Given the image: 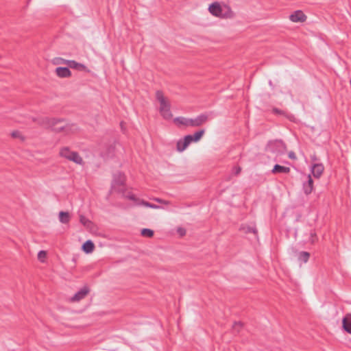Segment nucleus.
I'll return each mask as SVG.
<instances>
[{"label": "nucleus", "mask_w": 351, "mask_h": 351, "mask_svg": "<svg viewBox=\"0 0 351 351\" xmlns=\"http://www.w3.org/2000/svg\"><path fill=\"white\" fill-rule=\"evenodd\" d=\"M209 119L208 113H202L195 118H187L184 117H178L173 120L178 125H184L185 127H199L206 123Z\"/></svg>", "instance_id": "f257e3e1"}, {"label": "nucleus", "mask_w": 351, "mask_h": 351, "mask_svg": "<svg viewBox=\"0 0 351 351\" xmlns=\"http://www.w3.org/2000/svg\"><path fill=\"white\" fill-rule=\"evenodd\" d=\"M156 98L160 103L159 111L165 119H170L172 117L170 104L166 100L162 91L158 90L156 92Z\"/></svg>", "instance_id": "f03ea898"}, {"label": "nucleus", "mask_w": 351, "mask_h": 351, "mask_svg": "<svg viewBox=\"0 0 351 351\" xmlns=\"http://www.w3.org/2000/svg\"><path fill=\"white\" fill-rule=\"evenodd\" d=\"M286 145L282 140H272L268 141L266 145V151L277 156L282 155L286 152Z\"/></svg>", "instance_id": "7ed1b4c3"}, {"label": "nucleus", "mask_w": 351, "mask_h": 351, "mask_svg": "<svg viewBox=\"0 0 351 351\" xmlns=\"http://www.w3.org/2000/svg\"><path fill=\"white\" fill-rule=\"evenodd\" d=\"M62 121L63 120L60 119L45 117L40 121V124L45 128L51 129L53 131L60 132L64 130V125L57 126V125Z\"/></svg>", "instance_id": "20e7f679"}, {"label": "nucleus", "mask_w": 351, "mask_h": 351, "mask_svg": "<svg viewBox=\"0 0 351 351\" xmlns=\"http://www.w3.org/2000/svg\"><path fill=\"white\" fill-rule=\"evenodd\" d=\"M60 156L77 165H83L84 160L77 152L71 151L68 147H62L60 151Z\"/></svg>", "instance_id": "39448f33"}, {"label": "nucleus", "mask_w": 351, "mask_h": 351, "mask_svg": "<svg viewBox=\"0 0 351 351\" xmlns=\"http://www.w3.org/2000/svg\"><path fill=\"white\" fill-rule=\"evenodd\" d=\"M124 182L125 179L123 174L121 173L114 174L111 184L112 190L119 193H123V189H125Z\"/></svg>", "instance_id": "423d86ee"}, {"label": "nucleus", "mask_w": 351, "mask_h": 351, "mask_svg": "<svg viewBox=\"0 0 351 351\" xmlns=\"http://www.w3.org/2000/svg\"><path fill=\"white\" fill-rule=\"evenodd\" d=\"M208 10L210 14L215 16H230L228 14L222 13V8L218 2L212 3L208 7Z\"/></svg>", "instance_id": "0eeeda50"}, {"label": "nucleus", "mask_w": 351, "mask_h": 351, "mask_svg": "<svg viewBox=\"0 0 351 351\" xmlns=\"http://www.w3.org/2000/svg\"><path fill=\"white\" fill-rule=\"evenodd\" d=\"M90 289L88 287L84 286L76 292L74 295L71 298V302H79L84 299L89 293Z\"/></svg>", "instance_id": "6e6552de"}, {"label": "nucleus", "mask_w": 351, "mask_h": 351, "mask_svg": "<svg viewBox=\"0 0 351 351\" xmlns=\"http://www.w3.org/2000/svg\"><path fill=\"white\" fill-rule=\"evenodd\" d=\"M306 18L302 10H296L289 16V19L294 23L304 22Z\"/></svg>", "instance_id": "1a4fd4ad"}, {"label": "nucleus", "mask_w": 351, "mask_h": 351, "mask_svg": "<svg viewBox=\"0 0 351 351\" xmlns=\"http://www.w3.org/2000/svg\"><path fill=\"white\" fill-rule=\"evenodd\" d=\"M302 189L304 194L306 195L312 193L313 190V180L311 175H308L307 181L303 183Z\"/></svg>", "instance_id": "9d476101"}, {"label": "nucleus", "mask_w": 351, "mask_h": 351, "mask_svg": "<svg viewBox=\"0 0 351 351\" xmlns=\"http://www.w3.org/2000/svg\"><path fill=\"white\" fill-rule=\"evenodd\" d=\"M342 328L348 333L351 335V314H346L342 319Z\"/></svg>", "instance_id": "9b49d317"}, {"label": "nucleus", "mask_w": 351, "mask_h": 351, "mask_svg": "<svg viewBox=\"0 0 351 351\" xmlns=\"http://www.w3.org/2000/svg\"><path fill=\"white\" fill-rule=\"evenodd\" d=\"M56 73L59 77H69L71 75V72L68 67L59 66L56 69Z\"/></svg>", "instance_id": "f8f14e48"}, {"label": "nucleus", "mask_w": 351, "mask_h": 351, "mask_svg": "<svg viewBox=\"0 0 351 351\" xmlns=\"http://www.w3.org/2000/svg\"><path fill=\"white\" fill-rule=\"evenodd\" d=\"M324 167L322 164H315L311 169V172L315 178H319L324 171Z\"/></svg>", "instance_id": "ddd939ff"}, {"label": "nucleus", "mask_w": 351, "mask_h": 351, "mask_svg": "<svg viewBox=\"0 0 351 351\" xmlns=\"http://www.w3.org/2000/svg\"><path fill=\"white\" fill-rule=\"evenodd\" d=\"M66 64L69 68L74 69L77 71H85L86 69V66L84 64L77 62L75 60H67Z\"/></svg>", "instance_id": "4468645a"}, {"label": "nucleus", "mask_w": 351, "mask_h": 351, "mask_svg": "<svg viewBox=\"0 0 351 351\" xmlns=\"http://www.w3.org/2000/svg\"><path fill=\"white\" fill-rule=\"evenodd\" d=\"M271 172L273 173H288L290 172V168L288 167H285L280 165L278 164H276L274 166Z\"/></svg>", "instance_id": "2eb2a0df"}, {"label": "nucleus", "mask_w": 351, "mask_h": 351, "mask_svg": "<svg viewBox=\"0 0 351 351\" xmlns=\"http://www.w3.org/2000/svg\"><path fill=\"white\" fill-rule=\"evenodd\" d=\"M94 247L95 245L91 240L86 241L82 246V250L86 254L92 252L94 250Z\"/></svg>", "instance_id": "dca6fc26"}, {"label": "nucleus", "mask_w": 351, "mask_h": 351, "mask_svg": "<svg viewBox=\"0 0 351 351\" xmlns=\"http://www.w3.org/2000/svg\"><path fill=\"white\" fill-rule=\"evenodd\" d=\"M189 145L186 142L184 138L179 139L176 143V149L179 152H184Z\"/></svg>", "instance_id": "f3484780"}, {"label": "nucleus", "mask_w": 351, "mask_h": 351, "mask_svg": "<svg viewBox=\"0 0 351 351\" xmlns=\"http://www.w3.org/2000/svg\"><path fill=\"white\" fill-rule=\"evenodd\" d=\"M59 220L62 223H67L70 220V215L68 212L60 211L59 213Z\"/></svg>", "instance_id": "a211bd4d"}, {"label": "nucleus", "mask_w": 351, "mask_h": 351, "mask_svg": "<svg viewBox=\"0 0 351 351\" xmlns=\"http://www.w3.org/2000/svg\"><path fill=\"white\" fill-rule=\"evenodd\" d=\"M240 230H242L244 233H254V234H257V229L255 226L243 225Z\"/></svg>", "instance_id": "6ab92c4d"}, {"label": "nucleus", "mask_w": 351, "mask_h": 351, "mask_svg": "<svg viewBox=\"0 0 351 351\" xmlns=\"http://www.w3.org/2000/svg\"><path fill=\"white\" fill-rule=\"evenodd\" d=\"M310 257V254L307 252H300L298 255V259L299 261L306 263L308 262Z\"/></svg>", "instance_id": "aec40b11"}, {"label": "nucleus", "mask_w": 351, "mask_h": 351, "mask_svg": "<svg viewBox=\"0 0 351 351\" xmlns=\"http://www.w3.org/2000/svg\"><path fill=\"white\" fill-rule=\"evenodd\" d=\"M205 133V130L202 129L196 131L193 135V142L196 143L200 141Z\"/></svg>", "instance_id": "412c9836"}, {"label": "nucleus", "mask_w": 351, "mask_h": 351, "mask_svg": "<svg viewBox=\"0 0 351 351\" xmlns=\"http://www.w3.org/2000/svg\"><path fill=\"white\" fill-rule=\"evenodd\" d=\"M137 204L142 205V206H144L145 207L151 208H154V209H158V208H161L158 205L150 203L149 202H146L145 200H141L139 203H137Z\"/></svg>", "instance_id": "4be33fe9"}, {"label": "nucleus", "mask_w": 351, "mask_h": 351, "mask_svg": "<svg viewBox=\"0 0 351 351\" xmlns=\"http://www.w3.org/2000/svg\"><path fill=\"white\" fill-rule=\"evenodd\" d=\"M119 193L122 194V195L124 197H125L130 200L134 201L135 202L138 201V199L135 197V195L132 193L128 192V193H125V189H123V193Z\"/></svg>", "instance_id": "5701e85b"}, {"label": "nucleus", "mask_w": 351, "mask_h": 351, "mask_svg": "<svg viewBox=\"0 0 351 351\" xmlns=\"http://www.w3.org/2000/svg\"><path fill=\"white\" fill-rule=\"evenodd\" d=\"M141 234L142 236L150 238L154 235V231L149 228H143L141 230Z\"/></svg>", "instance_id": "b1692460"}, {"label": "nucleus", "mask_w": 351, "mask_h": 351, "mask_svg": "<svg viewBox=\"0 0 351 351\" xmlns=\"http://www.w3.org/2000/svg\"><path fill=\"white\" fill-rule=\"evenodd\" d=\"M243 324L240 322H236L232 326L234 332H239L240 329L242 328Z\"/></svg>", "instance_id": "393cba45"}, {"label": "nucleus", "mask_w": 351, "mask_h": 351, "mask_svg": "<svg viewBox=\"0 0 351 351\" xmlns=\"http://www.w3.org/2000/svg\"><path fill=\"white\" fill-rule=\"evenodd\" d=\"M80 221L81 223H82L85 226H88L89 224L91 223L89 219H88L87 218H86L83 215H80Z\"/></svg>", "instance_id": "a878e982"}, {"label": "nucleus", "mask_w": 351, "mask_h": 351, "mask_svg": "<svg viewBox=\"0 0 351 351\" xmlns=\"http://www.w3.org/2000/svg\"><path fill=\"white\" fill-rule=\"evenodd\" d=\"M47 252L44 250H40L38 253V258L40 261L44 262L46 258Z\"/></svg>", "instance_id": "bb28decb"}, {"label": "nucleus", "mask_w": 351, "mask_h": 351, "mask_svg": "<svg viewBox=\"0 0 351 351\" xmlns=\"http://www.w3.org/2000/svg\"><path fill=\"white\" fill-rule=\"evenodd\" d=\"M184 139L186 141V142L190 145L191 143L193 142V138L191 134H188L184 136Z\"/></svg>", "instance_id": "cd10ccee"}, {"label": "nucleus", "mask_w": 351, "mask_h": 351, "mask_svg": "<svg viewBox=\"0 0 351 351\" xmlns=\"http://www.w3.org/2000/svg\"><path fill=\"white\" fill-rule=\"evenodd\" d=\"M68 60L63 59L62 58H58L54 61V64H66Z\"/></svg>", "instance_id": "c85d7f7f"}, {"label": "nucleus", "mask_w": 351, "mask_h": 351, "mask_svg": "<svg viewBox=\"0 0 351 351\" xmlns=\"http://www.w3.org/2000/svg\"><path fill=\"white\" fill-rule=\"evenodd\" d=\"M272 112L276 114L283 115L285 114L284 111L277 108H274Z\"/></svg>", "instance_id": "c756f323"}, {"label": "nucleus", "mask_w": 351, "mask_h": 351, "mask_svg": "<svg viewBox=\"0 0 351 351\" xmlns=\"http://www.w3.org/2000/svg\"><path fill=\"white\" fill-rule=\"evenodd\" d=\"M12 136L14 138H22L21 134L19 131H13L12 132Z\"/></svg>", "instance_id": "7c9ffc66"}, {"label": "nucleus", "mask_w": 351, "mask_h": 351, "mask_svg": "<svg viewBox=\"0 0 351 351\" xmlns=\"http://www.w3.org/2000/svg\"><path fill=\"white\" fill-rule=\"evenodd\" d=\"M288 156L291 159H293V160L296 159L295 154L293 152H292V151L289 152Z\"/></svg>", "instance_id": "2f4dec72"}, {"label": "nucleus", "mask_w": 351, "mask_h": 351, "mask_svg": "<svg viewBox=\"0 0 351 351\" xmlns=\"http://www.w3.org/2000/svg\"><path fill=\"white\" fill-rule=\"evenodd\" d=\"M241 167H235L234 168V174L238 175L241 172Z\"/></svg>", "instance_id": "473e14b6"}, {"label": "nucleus", "mask_w": 351, "mask_h": 351, "mask_svg": "<svg viewBox=\"0 0 351 351\" xmlns=\"http://www.w3.org/2000/svg\"><path fill=\"white\" fill-rule=\"evenodd\" d=\"M155 200L158 202H160V203H164V204H167V202L161 199H159V198H156Z\"/></svg>", "instance_id": "72a5a7b5"}, {"label": "nucleus", "mask_w": 351, "mask_h": 351, "mask_svg": "<svg viewBox=\"0 0 351 351\" xmlns=\"http://www.w3.org/2000/svg\"><path fill=\"white\" fill-rule=\"evenodd\" d=\"M179 232L180 233V234L184 235L185 234V230L183 229H180Z\"/></svg>", "instance_id": "f704fd0d"}, {"label": "nucleus", "mask_w": 351, "mask_h": 351, "mask_svg": "<svg viewBox=\"0 0 351 351\" xmlns=\"http://www.w3.org/2000/svg\"><path fill=\"white\" fill-rule=\"evenodd\" d=\"M269 85H270V86H271V85H272V82H271V80L269 82Z\"/></svg>", "instance_id": "c9c22d12"}]
</instances>
